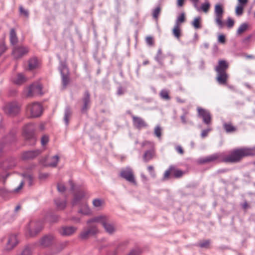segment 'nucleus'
I'll use <instances>...</instances> for the list:
<instances>
[{"mask_svg": "<svg viewBox=\"0 0 255 255\" xmlns=\"http://www.w3.org/2000/svg\"><path fill=\"white\" fill-rule=\"evenodd\" d=\"M254 150L250 148H238L229 151L228 155L222 158L221 161L226 163H238L245 157L254 155Z\"/></svg>", "mask_w": 255, "mask_h": 255, "instance_id": "obj_1", "label": "nucleus"}, {"mask_svg": "<svg viewBox=\"0 0 255 255\" xmlns=\"http://www.w3.org/2000/svg\"><path fill=\"white\" fill-rule=\"evenodd\" d=\"M229 66V64L226 61L220 60L218 61V64L215 68L217 73L216 79L220 85H226L228 83L229 75L227 71Z\"/></svg>", "mask_w": 255, "mask_h": 255, "instance_id": "obj_2", "label": "nucleus"}, {"mask_svg": "<svg viewBox=\"0 0 255 255\" xmlns=\"http://www.w3.org/2000/svg\"><path fill=\"white\" fill-rule=\"evenodd\" d=\"M96 222L102 225L105 232L109 234H113L116 230L114 224L110 220V218L105 215L96 216L88 221V223Z\"/></svg>", "mask_w": 255, "mask_h": 255, "instance_id": "obj_3", "label": "nucleus"}, {"mask_svg": "<svg viewBox=\"0 0 255 255\" xmlns=\"http://www.w3.org/2000/svg\"><path fill=\"white\" fill-rule=\"evenodd\" d=\"M85 196V193L84 191L76 193L74 195L72 204L73 206L79 205V213L85 215H88L91 214V210L84 200Z\"/></svg>", "mask_w": 255, "mask_h": 255, "instance_id": "obj_4", "label": "nucleus"}, {"mask_svg": "<svg viewBox=\"0 0 255 255\" xmlns=\"http://www.w3.org/2000/svg\"><path fill=\"white\" fill-rule=\"evenodd\" d=\"M141 146L143 148H148L143 155L144 162H147L156 157V149L153 142L145 140L141 143Z\"/></svg>", "mask_w": 255, "mask_h": 255, "instance_id": "obj_5", "label": "nucleus"}, {"mask_svg": "<svg viewBox=\"0 0 255 255\" xmlns=\"http://www.w3.org/2000/svg\"><path fill=\"white\" fill-rule=\"evenodd\" d=\"M43 108L42 105L37 102H34L28 104L26 108V115L32 118L40 117L42 113Z\"/></svg>", "mask_w": 255, "mask_h": 255, "instance_id": "obj_6", "label": "nucleus"}, {"mask_svg": "<svg viewBox=\"0 0 255 255\" xmlns=\"http://www.w3.org/2000/svg\"><path fill=\"white\" fill-rule=\"evenodd\" d=\"M215 22L219 28H222L224 26V23L222 21L224 13V6L222 4L217 3L215 5Z\"/></svg>", "mask_w": 255, "mask_h": 255, "instance_id": "obj_7", "label": "nucleus"}, {"mask_svg": "<svg viewBox=\"0 0 255 255\" xmlns=\"http://www.w3.org/2000/svg\"><path fill=\"white\" fill-rule=\"evenodd\" d=\"M42 228L40 222L31 221L26 227V235L29 237L34 236L41 230Z\"/></svg>", "mask_w": 255, "mask_h": 255, "instance_id": "obj_8", "label": "nucleus"}, {"mask_svg": "<svg viewBox=\"0 0 255 255\" xmlns=\"http://www.w3.org/2000/svg\"><path fill=\"white\" fill-rule=\"evenodd\" d=\"M184 174V172L177 168L174 165H171L166 170L164 174V178L168 179L170 175H173L175 178H180Z\"/></svg>", "mask_w": 255, "mask_h": 255, "instance_id": "obj_9", "label": "nucleus"}, {"mask_svg": "<svg viewBox=\"0 0 255 255\" xmlns=\"http://www.w3.org/2000/svg\"><path fill=\"white\" fill-rule=\"evenodd\" d=\"M20 110V105L16 102H12L6 104L4 108L5 112L10 116H15Z\"/></svg>", "mask_w": 255, "mask_h": 255, "instance_id": "obj_10", "label": "nucleus"}, {"mask_svg": "<svg viewBox=\"0 0 255 255\" xmlns=\"http://www.w3.org/2000/svg\"><path fill=\"white\" fill-rule=\"evenodd\" d=\"M42 94V86L39 83L32 84L27 89L26 95L27 97H31Z\"/></svg>", "mask_w": 255, "mask_h": 255, "instance_id": "obj_11", "label": "nucleus"}, {"mask_svg": "<svg viewBox=\"0 0 255 255\" xmlns=\"http://www.w3.org/2000/svg\"><path fill=\"white\" fill-rule=\"evenodd\" d=\"M95 222H92L90 224L87 223L88 227L84 230L81 233V237L82 239H85L90 237V236L94 235L98 232L97 227L93 225Z\"/></svg>", "mask_w": 255, "mask_h": 255, "instance_id": "obj_12", "label": "nucleus"}, {"mask_svg": "<svg viewBox=\"0 0 255 255\" xmlns=\"http://www.w3.org/2000/svg\"><path fill=\"white\" fill-rule=\"evenodd\" d=\"M35 128L34 125L30 123L26 125L23 128V135L27 139H34Z\"/></svg>", "mask_w": 255, "mask_h": 255, "instance_id": "obj_13", "label": "nucleus"}, {"mask_svg": "<svg viewBox=\"0 0 255 255\" xmlns=\"http://www.w3.org/2000/svg\"><path fill=\"white\" fill-rule=\"evenodd\" d=\"M120 176L129 182L133 184L135 183L132 170L129 167L122 169L120 172Z\"/></svg>", "mask_w": 255, "mask_h": 255, "instance_id": "obj_14", "label": "nucleus"}, {"mask_svg": "<svg viewBox=\"0 0 255 255\" xmlns=\"http://www.w3.org/2000/svg\"><path fill=\"white\" fill-rule=\"evenodd\" d=\"M28 51V48L26 47H14L12 51V55L15 58L18 59L27 54Z\"/></svg>", "mask_w": 255, "mask_h": 255, "instance_id": "obj_15", "label": "nucleus"}, {"mask_svg": "<svg viewBox=\"0 0 255 255\" xmlns=\"http://www.w3.org/2000/svg\"><path fill=\"white\" fill-rule=\"evenodd\" d=\"M133 126L138 129L146 128L148 126L146 122L141 117L132 115L131 116Z\"/></svg>", "mask_w": 255, "mask_h": 255, "instance_id": "obj_16", "label": "nucleus"}, {"mask_svg": "<svg viewBox=\"0 0 255 255\" xmlns=\"http://www.w3.org/2000/svg\"><path fill=\"white\" fill-rule=\"evenodd\" d=\"M197 111L199 115L203 118V121L206 124L208 125L211 123V116L208 111L199 107L197 108Z\"/></svg>", "mask_w": 255, "mask_h": 255, "instance_id": "obj_17", "label": "nucleus"}, {"mask_svg": "<svg viewBox=\"0 0 255 255\" xmlns=\"http://www.w3.org/2000/svg\"><path fill=\"white\" fill-rule=\"evenodd\" d=\"M222 159L221 158V155L218 153H215L212 155H210L207 157H205L203 158L200 159V163H206L211 162H214L215 161H218V162H221V160Z\"/></svg>", "mask_w": 255, "mask_h": 255, "instance_id": "obj_18", "label": "nucleus"}, {"mask_svg": "<svg viewBox=\"0 0 255 255\" xmlns=\"http://www.w3.org/2000/svg\"><path fill=\"white\" fill-rule=\"evenodd\" d=\"M18 243L15 235H11L9 236L5 246V250L9 251L12 250Z\"/></svg>", "mask_w": 255, "mask_h": 255, "instance_id": "obj_19", "label": "nucleus"}, {"mask_svg": "<svg viewBox=\"0 0 255 255\" xmlns=\"http://www.w3.org/2000/svg\"><path fill=\"white\" fill-rule=\"evenodd\" d=\"M54 242V237L52 235H47L43 237L40 241L39 244L43 247H48Z\"/></svg>", "mask_w": 255, "mask_h": 255, "instance_id": "obj_20", "label": "nucleus"}, {"mask_svg": "<svg viewBox=\"0 0 255 255\" xmlns=\"http://www.w3.org/2000/svg\"><path fill=\"white\" fill-rule=\"evenodd\" d=\"M77 229L74 227H63L60 230V233L63 236H70L74 234Z\"/></svg>", "mask_w": 255, "mask_h": 255, "instance_id": "obj_21", "label": "nucleus"}, {"mask_svg": "<svg viewBox=\"0 0 255 255\" xmlns=\"http://www.w3.org/2000/svg\"><path fill=\"white\" fill-rule=\"evenodd\" d=\"M58 160L59 157L57 155H55L50 158H46L43 163L45 166L55 167L58 162Z\"/></svg>", "mask_w": 255, "mask_h": 255, "instance_id": "obj_22", "label": "nucleus"}, {"mask_svg": "<svg viewBox=\"0 0 255 255\" xmlns=\"http://www.w3.org/2000/svg\"><path fill=\"white\" fill-rule=\"evenodd\" d=\"M92 205L95 208L99 210L105 206V202L104 199L96 198L93 200Z\"/></svg>", "mask_w": 255, "mask_h": 255, "instance_id": "obj_23", "label": "nucleus"}, {"mask_svg": "<svg viewBox=\"0 0 255 255\" xmlns=\"http://www.w3.org/2000/svg\"><path fill=\"white\" fill-rule=\"evenodd\" d=\"M83 101L84 106L82 109V111L84 112L88 110L90 105V94L88 92L86 91L85 92Z\"/></svg>", "mask_w": 255, "mask_h": 255, "instance_id": "obj_24", "label": "nucleus"}, {"mask_svg": "<svg viewBox=\"0 0 255 255\" xmlns=\"http://www.w3.org/2000/svg\"><path fill=\"white\" fill-rule=\"evenodd\" d=\"M41 151L39 150L27 151L23 153V157L25 159L32 158L39 155Z\"/></svg>", "mask_w": 255, "mask_h": 255, "instance_id": "obj_25", "label": "nucleus"}, {"mask_svg": "<svg viewBox=\"0 0 255 255\" xmlns=\"http://www.w3.org/2000/svg\"><path fill=\"white\" fill-rule=\"evenodd\" d=\"M39 62L37 58H32L28 61V69L30 70H33L38 67Z\"/></svg>", "mask_w": 255, "mask_h": 255, "instance_id": "obj_26", "label": "nucleus"}, {"mask_svg": "<svg viewBox=\"0 0 255 255\" xmlns=\"http://www.w3.org/2000/svg\"><path fill=\"white\" fill-rule=\"evenodd\" d=\"M9 39L11 44L15 45L18 41V38L16 36V32L14 29H11L9 34Z\"/></svg>", "mask_w": 255, "mask_h": 255, "instance_id": "obj_27", "label": "nucleus"}, {"mask_svg": "<svg viewBox=\"0 0 255 255\" xmlns=\"http://www.w3.org/2000/svg\"><path fill=\"white\" fill-rule=\"evenodd\" d=\"M223 127L227 132H233L236 131V128L231 123H225Z\"/></svg>", "mask_w": 255, "mask_h": 255, "instance_id": "obj_28", "label": "nucleus"}, {"mask_svg": "<svg viewBox=\"0 0 255 255\" xmlns=\"http://www.w3.org/2000/svg\"><path fill=\"white\" fill-rule=\"evenodd\" d=\"M172 33L174 36L178 39H179L181 36V28L180 26L178 24H175L172 30Z\"/></svg>", "mask_w": 255, "mask_h": 255, "instance_id": "obj_29", "label": "nucleus"}, {"mask_svg": "<svg viewBox=\"0 0 255 255\" xmlns=\"http://www.w3.org/2000/svg\"><path fill=\"white\" fill-rule=\"evenodd\" d=\"M26 81V78L22 74H18L14 79V82L16 84H21Z\"/></svg>", "mask_w": 255, "mask_h": 255, "instance_id": "obj_30", "label": "nucleus"}, {"mask_svg": "<svg viewBox=\"0 0 255 255\" xmlns=\"http://www.w3.org/2000/svg\"><path fill=\"white\" fill-rule=\"evenodd\" d=\"M201 18L200 17H195L192 22V26L196 29L201 28Z\"/></svg>", "mask_w": 255, "mask_h": 255, "instance_id": "obj_31", "label": "nucleus"}, {"mask_svg": "<svg viewBox=\"0 0 255 255\" xmlns=\"http://www.w3.org/2000/svg\"><path fill=\"white\" fill-rule=\"evenodd\" d=\"M169 91L167 90H162L159 93V96L160 98L162 99L165 100H169L170 99V97L169 95Z\"/></svg>", "mask_w": 255, "mask_h": 255, "instance_id": "obj_32", "label": "nucleus"}, {"mask_svg": "<svg viewBox=\"0 0 255 255\" xmlns=\"http://www.w3.org/2000/svg\"><path fill=\"white\" fill-rule=\"evenodd\" d=\"M211 7V4L209 1H206L203 3H202L201 5V7H199L200 10L203 11L205 13H207Z\"/></svg>", "mask_w": 255, "mask_h": 255, "instance_id": "obj_33", "label": "nucleus"}, {"mask_svg": "<svg viewBox=\"0 0 255 255\" xmlns=\"http://www.w3.org/2000/svg\"><path fill=\"white\" fill-rule=\"evenodd\" d=\"M72 115V112L69 108H67L66 109L65 111L64 116V121L66 125H68L69 122L70 118Z\"/></svg>", "mask_w": 255, "mask_h": 255, "instance_id": "obj_34", "label": "nucleus"}, {"mask_svg": "<svg viewBox=\"0 0 255 255\" xmlns=\"http://www.w3.org/2000/svg\"><path fill=\"white\" fill-rule=\"evenodd\" d=\"M248 28V24L246 23H242L237 30V34L239 35H241L244 32H245Z\"/></svg>", "mask_w": 255, "mask_h": 255, "instance_id": "obj_35", "label": "nucleus"}, {"mask_svg": "<svg viewBox=\"0 0 255 255\" xmlns=\"http://www.w3.org/2000/svg\"><path fill=\"white\" fill-rule=\"evenodd\" d=\"M161 12L160 6L156 7L152 11V16L156 20H158L159 15Z\"/></svg>", "mask_w": 255, "mask_h": 255, "instance_id": "obj_36", "label": "nucleus"}, {"mask_svg": "<svg viewBox=\"0 0 255 255\" xmlns=\"http://www.w3.org/2000/svg\"><path fill=\"white\" fill-rule=\"evenodd\" d=\"M185 20V16L184 13H181L177 18L175 24H178L180 26V24L184 22Z\"/></svg>", "mask_w": 255, "mask_h": 255, "instance_id": "obj_37", "label": "nucleus"}, {"mask_svg": "<svg viewBox=\"0 0 255 255\" xmlns=\"http://www.w3.org/2000/svg\"><path fill=\"white\" fill-rule=\"evenodd\" d=\"M154 135L160 138L161 136V128L159 126H157L155 127L154 129Z\"/></svg>", "mask_w": 255, "mask_h": 255, "instance_id": "obj_38", "label": "nucleus"}, {"mask_svg": "<svg viewBox=\"0 0 255 255\" xmlns=\"http://www.w3.org/2000/svg\"><path fill=\"white\" fill-rule=\"evenodd\" d=\"M210 244V240H203L202 241H201L199 243V246L201 248H209Z\"/></svg>", "mask_w": 255, "mask_h": 255, "instance_id": "obj_39", "label": "nucleus"}, {"mask_svg": "<svg viewBox=\"0 0 255 255\" xmlns=\"http://www.w3.org/2000/svg\"><path fill=\"white\" fill-rule=\"evenodd\" d=\"M244 5L238 4L236 8V13L237 15H241L244 11Z\"/></svg>", "mask_w": 255, "mask_h": 255, "instance_id": "obj_40", "label": "nucleus"}, {"mask_svg": "<svg viewBox=\"0 0 255 255\" xmlns=\"http://www.w3.org/2000/svg\"><path fill=\"white\" fill-rule=\"evenodd\" d=\"M147 169L149 173L150 176L152 178H155L156 177V173L154 171V168L152 165H148L147 167Z\"/></svg>", "mask_w": 255, "mask_h": 255, "instance_id": "obj_41", "label": "nucleus"}, {"mask_svg": "<svg viewBox=\"0 0 255 255\" xmlns=\"http://www.w3.org/2000/svg\"><path fill=\"white\" fill-rule=\"evenodd\" d=\"M55 203L57 205V207L59 209H64L65 207L66 204V203L65 201L60 202L58 200H56L55 201Z\"/></svg>", "mask_w": 255, "mask_h": 255, "instance_id": "obj_42", "label": "nucleus"}, {"mask_svg": "<svg viewBox=\"0 0 255 255\" xmlns=\"http://www.w3.org/2000/svg\"><path fill=\"white\" fill-rule=\"evenodd\" d=\"M146 43L149 46H153L154 45V41L152 36H148L145 38Z\"/></svg>", "mask_w": 255, "mask_h": 255, "instance_id": "obj_43", "label": "nucleus"}, {"mask_svg": "<svg viewBox=\"0 0 255 255\" xmlns=\"http://www.w3.org/2000/svg\"><path fill=\"white\" fill-rule=\"evenodd\" d=\"M31 249L29 247H26L23 250L20 255H31Z\"/></svg>", "mask_w": 255, "mask_h": 255, "instance_id": "obj_44", "label": "nucleus"}, {"mask_svg": "<svg viewBox=\"0 0 255 255\" xmlns=\"http://www.w3.org/2000/svg\"><path fill=\"white\" fill-rule=\"evenodd\" d=\"M49 141V137L46 135H43L41 139V144L44 146L46 145Z\"/></svg>", "mask_w": 255, "mask_h": 255, "instance_id": "obj_45", "label": "nucleus"}, {"mask_svg": "<svg viewBox=\"0 0 255 255\" xmlns=\"http://www.w3.org/2000/svg\"><path fill=\"white\" fill-rule=\"evenodd\" d=\"M69 82V79L67 75H63L62 83L64 87H66Z\"/></svg>", "mask_w": 255, "mask_h": 255, "instance_id": "obj_46", "label": "nucleus"}, {"mask_svg": "<svg viewBox=\"0 0 255 255\" xmlns=\"http://www.w3.org/2000/svg\"><path fill=\"white\" fill-rule=\"evenodd\" d=\"M234 20L231 17H228L227 21V25L229 28H232L234 25Z\"/></svg>", "mask_w": 255, "mask_h": 255, "instance_id": "obj_47", "label": "nucleus"}, {"mask_svg": "<svg viewBox=\"0 0 255 255\" xmlns=\"http://www.w3.org/2000/svg\"><path fill=\"white\" fill-rule=\"evenodd\" d=\"M190 1L193 3L194 7L196 9V10L199 11L200 8L198 6L199 0H190Z\"/></svg>", "mask_w": 255, "mask_h": 255, "instance_id": "obj_48", "label": "nucleus"}, {"mask_svg": "<svg viewBox=\"0 0 255 255\" xmlns=\"http://www.w3.org/2000/svg\"><path fill=\"white\" fill-rule=\"evenodd\" d=\"M57 189L59 192H63L65 190V187L64 185L61 183H59L57 185Z\"/></svg>", "mask_w": 255, "mask_h": 255, "instance_id": "obj_49", "label": "nucleus"}, {"mask_svg": "<svg viewBox=\"0 0 255 255\" xmlns=\"http://www.w3.org/2000/svg\"><path fill=\"white\" fill-rule=\"evenodd\" d=\"M218 41L221 43H225L226 41L225 36L223 35H220L218 36Z\"/></svg>", "mask_w": 255, "mask_h": 255, "instance_id": "obj_50", "label": "nucleus"}, {"mask_svg": "<svg viewBox=\"0 0 255 255\" xmlns=\"http://www.w3.org/2000/svg\"><path fill=\"white\" fill-rule=\"evenodd\" d=\"M19 10L21 14H23L25 16H28V11L24 9L22 7V6H21L19 7Z\"/></svg>", "mask_w": 255, "mask_h": 255, "instance_id": "obj_51", "label": "nucleus"}, {"mask_svg": "<svg viewBox=\"0 0 255 255\" xmlns=\"http://www.w3.org/2000/svg\"><path fill=\"white\" fill-rule=\"evenodd\" d=\"M176 151L180 154H183L184 153V150L182 147L180 146H177L175 148Z\"/></svg>", "mask_w": 255, "mask_h": 255, "instance_id": "obj_52", "label": "nucleus"}, {"mask_svg": "<svg viewBox=\"0 0 255 255\" xmlns=\"http://www.w3.org/2000/svg\"><path fill=\"white\" fill-rule=\"evenodd\" d=\"M210 130H211V129H207L203 130L201 133L202 137L204 138V137H206V136H207Z\"/></svg>", "mask_w": 255, "mask_h": 255, "instance_id": "obj_53", "label": "nucleus"}, {"mask_svg": "<svg viewBox=\"0 0 255 255\" xmlns=\"http://www.w3.org/2000/svg\"><path fill=\"white\" fill-rule=\"evenodd\" d=\"M187 119L186 113L181 116V120L182 123L183 124H186L187 123Z\"/></svg>", "mask_w": 255, "mask_h": 255, "instance_id": "obj_54", "label": "nucleus"}, {"mask_svg": "<svg viewBox=\"0 0 255 255\" xmlns=\"http://www.w3.org/2000/svg\"><path fill=\"white\" fill-rule=\"evenodd\" d=\"M185 0H177V5L178 7H182L184 4Z\"/></svg>", "mask_w": 255, "mask_h": 255, "instance_id": "obj_55", "label": "nucleus"}, {"mask_svg": "<svg viewBox=\"0 0 255 255\" xmlns=\"http://www.w3.org/2000/svg\"><path fill=\"white\" fill-rule=\"evenodd\" d=\"M24 185V183L23 182H21L18 187L16 188L15 189H14L15 192H18L23 187Z\"/></svg>", "mask_w": 255, "mask_h": 255, "instance_id": "obj_56", "label": "nucleus"}, {"mask_svg": "<svg viewBox=\"0 0 255 255\" xmlns=\"http://www.w3.org/2000/svg\"><path fill=\"white\" fill-rule=\"evenodd\" d=\"M238 1L239 2V4H241L242 5H245L248 1V0H238Z\"/></svg>", "mask_w": 255, "mask_h": 255, "instance_id": "obj_57", "label": "nucleus"}, {"mask_svg": "<svg viewBox=\"0 0 255 255\" xmlns=\"http://www.w3.org/2000/svg\"><path fill=\"white\" fill-rule=\"evenodd\" d=\"M139 252L138 251L132 250L128 255H138Z\"/></svg>", "mask_w": 255, "mask_h": 255, "instance_id": "obj_58", "label": "nucleus"}, {"mask_svg": "<svg viewBox=\"0 0 255 255\" xmlns=\"http://www.w3.org/2000/svg\"><path fill=\"white\" fill-rule=\"evenodd\" d=\"M48 176V174L47 173H41L39 175V177L41 179H42V178H46L47 176Z\"/></svg>", "mask_w": 255, "mask_h": 255, "instance_id": "obj_59", "label": "nucleus"}, {"mask_svg": "<svg viewBox=\"0 0 255 255\" xmlns=\"http://www.w3.org/2000/svg\"><path fill=\"white\" fill-rule=\"evenodd\" d=\"M69 184H70V185L71 186V190H73L74 189V184L72 182V181H69Z\"/></svg>", "mask_w": 255, "mask_h": 255, "instance_id": "obj_60", "label": "nucleus"}, {"mask_svg": "<svg viewBox=\"0 0 255 255\" xmlns=\"http://www.w3.org/2000/svg\"><path fill=\"white\" fill-rule=\"evenodd\" d=\"M20 206H19V205L15 207V211H18L20 209Z\"/></svg>", "mask_w": 255, "mask_h": 255, "instance_id": "obj_61", "label": "nucleus"}, {"mask_svg": "<svg viewBox=\"0 0 255 255\" xmlns=\"http://www.w3.org/2000/svg\"><path fill=\"white\" fill-rule=\"evenodd\" d=\"M229 170L227 169H222L220 171V172H227Z\"/></svg>", "mask_w": 255, "mask_h": 255, "instance_id": "obj_62", "label": "nucleus"}, {"mask_svg": "<svg viewBox=\"0 0 255 255\" xmlns=\"http://www.w3.org/2000/svg\"><path fill=\"white\" fill-rule=\"evenodd\" d=\"M28 178H29V184H31V182L32 180V178L31 176H28Z\"/></svg>", "mask_w": 255, "mask_h": 255, "instance_id": "obj_63", "label": "nucleus"}, {"mask_svg": "<svg viewBox=\"0 0 255 255\" xmlns=\"http://www.w3.org/2000/svg\"><path fill=\"white\" fill-rule=\"evenodd\" d=\"M149 63V61L148 60L144 61L143 63V65H145Z\"/></svg>", "mask_w": 255, "mask_h": 255, "instance_id": "obj_64", "label": "nucleus"}]
</instances>
